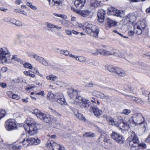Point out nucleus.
Listing matches in <instances>:
<instances>
[{"instance_id": "09e8293b", "label": "nucleus", "mask_w": 150, "mask_h": 150, "mask_svg": "<svg viewBox=\"0 0 150 150\" xmlns=\"http://www.w3.org/2000/svg\"><path fill=\"white\" fill-rule=\"evenodd\" d=\"M138 146L141 147L142 148H145L146 147V144L143 143L139 144Z\"/></svg>"}, {"instance_id": "c756f323", "label": "nucleus", "mask_w": 150, "mask_h": 150, "mask_svg": "<svg viewBox=\"0 0 150 150\" xmlns=\"http://www.w3.org/2000/svg\"><path fill=\"white\" fill-rule=\"evenodd\" d=\"M132 138L130 141H132L135 143H138L139 142L138 139L137 137L136 134L133 132L132 133Z\"/></svg>"}, {"instance_id": "de8ad7c7", "label": "nucleus", "mask_w": 150, "mask_h": 150, "mask_svg": "<svg viewBox=\"0 0 150 150\" xmlns=\"http://www.w3.org/2000/svg\"><path fill=\"white\" fill-rule=\"evenodd\" d=\"M54 96V95L52 93H49L47 94V98L50 99H53Z\"/></svg>"}, {"instance_id": "c85d7f7f", "label": "nucleus", "mask_w": 150, "mask_h": 150, "mask_svg": "<svg viewBox=\"0 0 150 150\" xmlns=\"http://www.w3.org/2000/svg\"><path fill=\"white\" fill-rule=\"evenodd\" d=\"M101 1H96L91 3L90 6L94 7H99L101 5Z\"/></svg>"}, {"instance_id": "79ce46f5", "label": "nucleus", "mask_w": 150, "mask_h": 150, "mask_svg": "<svg viewBox=\"0 0 150 150\" xmlns=\"http://www.w3.org/2000/svg\"><path fill=\"white\" fill-rule=\"evenodd\" d=\"M6 112L5 110H0V120L4 116Z\"/></svg>"}, {"instance_id": "f704fd0d", "label": "nucleus", "mask_w": 150, "mask_h": 150, "mask_svg": "<svg viewBox=\"0 0 150 150\" xmlns=\"http://www.w3.org/2000/svg\"><path fill=\"white\" fill-rule=\"evenodd\" d=\"M27 5L30 7L32 9L34 10H36L37 9V7L33 5L31 2H27L26 4Z\"/></svg>"}, {"instance_id": "a878e982", "label": "nucleus", "mask_w": 150, "mask_h": 150, "mask_svg": "<svg viewBox=\"0 0 150 150\" xmlns=\"http://www.w3.org/2000/svg\"><path fill=\"white\" fill-rule=\"evenodd\" d=\"M68 94L70 98L73 97V96L76 95L78 94L77 91L76 90H74L73 89H70L68 91Z\"/></svg>"}, {"instance_id": "5701e85b", "label": "nucleus", "mask_w": 150, "mask_h": 150, "mask_svg": "<svg viewBox=\"0 0 150 150\" xmlns=\"http://www.w3.org/2000/svg\"><path fill=\"white\" fill-rule=\"evenodd\" d=\"M29 140L31 145H36L39 144L40 143V140L37 138L36 139L35 138H32L31 137H28V140Z\"/></svg>"}, {"instance_id": "9d476101", "label": "nucleus", "mask_w": 150, "mask_h": 150, "mask_svg": "<svg viewBox=\"0 0 150 150\" xmlns=\"http://www.w3.org/2000/svg\"><path fill=\"white\" fill-rule=\"evenodd\" d=\"M24 127L25 130L28 131V133L30 135H33L35 134L38 129L36 124L29 125L27 127L25 125H24Z\"/></svg>"}, {"instance_id": "6e6d98bb", "label": "nucleus", "mask_w": 150, "mask_h": 150, "mask_svg": "<svg viewBox=\"0 0 150 150\" xmlns=\"http://www.w3.org/2000/svg\"><path fill=\"white\" fill-rule=\"evenodd\" d=\"M57 149L59 150H64V147L63 146H60L59 145L57 146Z\"/></svg>"}, {"instance_id": "9b49d317", "label": "nucleus", "mask_w": 150, "mask_h": 150, "mask_svg": "<svg viewBox=\"0 0 150 150\" xmlns=\"http://www.w3.org/2000/svg\"><path fill=\"white\" fill-rule=\"evenodd\" d=\"M111 138L117 143H122L124 141L123 136L117 133L113 132L111 134Z\"/></svg>"}, {"instance_id": "bf43d9fd", "label": "nucleus", "mask_w": 150, "mask_h": 150, "mask_svg": "<svg viewBox=\"0 0 150 150\" xmlns=\"http://www.w3.org/2000/svg\"><path fill=\"white\" fill-rule=\"evenodd\" d=\"M128 34L129 36H132L134 34V33L132 30L129 31L128 32Z\"/></svg>"}, {"instance_id": "20e7f679", "label": "nucleus", "mask_w": 150, "mask_h": 150, "mask_svg": "<svg viewBox=\"0 0 150 150\" xmlns=\"http://www.w3.org/2000/svg\"><path fill=\"white\" fill-rule=\"evenodd\" d=\"M105 67L109 72L113 73L115 75L120 77H124L126 75L125 71L120 67L108 65H105Z\"/></svg>"}, {"instance_id": "a211bd4d", "label": "nucleus", "mask_w": 150, "mask_h": 150, "mask_svg": "<svg viewBox=\"0 0 150 150\" xmlns=\"http://www.w3.org/2000/svg\"><path fill=\"white\" fill-rule=\"evenodd\" d=\"M117 22L112 19L108 18L106 20V25L109 27H111L116 25Z\"/></svg>"}, {"instance_id": "f257e3e1", "label": "nucleus", "mask_w": 150, "mask_h": 150, "mask_svg": "<svg viewBox=\"0 0 150 150\" xmlns=\"http://www.w3.org/2000/svg\"><path fill=\"white\" fill-rule=\"evenodd\" d=\"M93 55H97L99 54L106 56L108 55H115L121 58H124L125 54L123 51H119L117 50L112 49L110 51L103 49H97L95 52L92 53Z\"/></svg>"}, {"instance_id": "49530a36", "label": "nucleus", "mask_w": 150, "mask_h": 150, "mask_svg": "<svg viewBox=\"0 0 150 150\" xmlns=\"http://www.w3.org/2000/svg\"><path fill=\"white\" fill-rule=\"evenodd\" d=\"M142 94L144 96H146V95H148H148L150 93H149L146 90L142 88Z\"/></svg>"}, {"instance_id": "a19ab883", "label": "nucleus", "mask_w": 150, "mask_h": 150, "mask_svg": "<svg viewBox=\"0 0 150 150\" xmlns=\"http://www.w3.org/2000/svg\"><path fill=\"white\" fill-rule=\"evenodd\" d=\"M55 83L57 85L60 86L61 87H62L64 85V83L61 81H56Z\"/></svg>"}, {"instance_id": "c9c22d12", "label": "nucleus", "mask_w": 150, "mask_h": 150, "mask_svg": "<svg viewBox=\"0 0 150 150\" xmlns=\"http://www.w3.org/2000/svg\"><path fill=\"white\" fill-rule=\"evenodd\" d=\"M131 112V110H130L125 109H124L121 113L126 115H128Z\"/></svg>"}, {"instance_id": "37998d69", "label": "nucleus", "mask_w": 150, "mask_h": 150, "mask_svg": "<svg viewBox=\"0 0 150 150\" xmlns=\"http://www.w3.org/2000/svg\"><path fill=\"white\" fill-rule=\"evenodd\" d=\"M77 60L82 62H85L86 61V59L84 57L82 56L78 57Z\"/></svg>"}, {"instance_id": "774afa93", "label": "nucleus", "mask_w": 150, "mask_h": 150, "mask_svg": "<svg viewBox=\"0 0 150 150\" xmlns=\"http://www.w3.org/2000/svg\"><path fill=\"white\" fill-rule=\"evenodd\" d=\"M15 3L19 5L22 3V2L20 0H16Z\"/></svg>"}, {"instance_id": "ea45409f", "label": "nucleus", "mask_w": 150, "mask_h": 150, "mask_svg": "<svg viewBox=\"0 0 150 150\" xmlns=\"http://www.w3.org/2000/svg\"><path fill=\"white\" fill-rule=\"evenodd\" d=\"M45 25H46L48 28L50 29H51L53 28H54L55 25L52 24L50 23L46 22L45 23Z\"/></svg>"}, {"instance_id": "3c124183", "label": "nucleus", "mask_w": 150, "mask_h": 150, "mask_svg": "<svg viewBox=\"0 0 150 150\" xmlns=\"http://www.w3.org/2000/svg\"><path fill=\"white\" fill-rule=\"evenodd\" d=\"M14 23V25L18 26H20L22 25L21 23L18 21H15Z\"/></svg>"}, {"instance_id": "ddd939ff", "label": "nucleus", "mask_w": 150, "mask_h": 150, "mask_svg": "<svg viewBox=\"0 0 150 150\" xmlns=\"http://www.w3.org/2000/svg\"><path fill=\"white\" fill-rule=\"evenodd\" d=\"M105 11L102 9L98 10L97 16L98 18V20L99 22L101 23L103 22L105 15Z\"/></svg>"}, {"instance_id": "4be33fe9", "label": "nucleus", "mask_w": 150, "mask_h": 150, "mask_svg": "<svg viewBox=\"0 0 150 150\" xmlns=\"http://www.w3.org/2000/svg\"><path fill=\"white\" fill-rule=\"evenodd\" d=\"M77 12L79 15L83 17H87L90 13L88 10H80Z\"/></svg>"}, {"instance_id": "423d86ee", "label": "nucleus", "mask_w": 150, "mask_h": 150, "mask_svg": "<svg viewBox=\"0 0 150 150\" xmlns=\"http://www.w3.org/2000/svg\"><path fill=\"white\" fill-rule=\"evenodd\" d=\"M28 55L29 57L34 58L45 66H52V62L51 61H48L45 59L43 57H40L37 54L33 53H29L28 54Z\"/></svg>"}, {"instance_id": "72a5a7b5", "label": "nucleus", "mask_w": 150, "mask_h": 150, "mask_svg": "<svg viewBox=\"0 0 150 150\" xmlns=\"http://www.w3.org/2000/svg\"><path fill=\"white\" fill-rule=\"evenodd\" d=\"M24 74L26 75L30 76L34 78L35 76L34 74H32L30 71H24Z\"/></svg>"}, {"instance_id": "b1692460", "label": "nucleus", "mask_w": 150, "mask_h": 150, "mask_svg": "<svg viewBox=\"0 0 150 150\" xmlns=\"http://www.w3.org/2000/svg\"><path fill=\"white\" fill-rule=\"evenodd\" d=\"M92 94L98 98H100L101 99L104 98V94L100 92L97 91H94L92 92Z\"/></svg>"}, {"instance_id": "69168bd1", "label": "nucleus", "mask_w": 150, "mask_h": 150, "mask_svg": "<svg viewBox=\"0 0 150 150\" xmlns=\"http://www.w3.org/2000/svg\"><path fill=\"white\" fill-rule=\"evenodd\" d=\"M132 17H134V16L132 15L129 14V15H127V16L126 19H129V20L130 21V18Z\"/></svg>"}, {"instance_id": "7ed1b4c3", "label": "nucleus", "mask_w": 150, "mask_h": 150, "mask_svg": "<svg viewBox=\"0 0 150 150\" xmlns=\"http://www.w3.org/2000/svg\"><path fill=\"white\" fill-rule=\"evenodd\" d=\"M83 25L84 28H83L88 34L94 37L98 36L99 29L96 25L89 23L87 22H85Z\"/></svg>"}, {"instance_id": "2eb2a0df", "label": "nucleus", "mask_w": 150, "mask_h": 150, "mask_svg": "<svg viewBox=\"0 0 150 150\" xmlns=\"http://www.w3.org/2000/svg\"><path fill=\"white\" fill-rule=\"evenodd\" d=\"M139 23V25H134V27H136L139 30V34L142 33V32L145 29L146 26L145 21L143 20Z\"/></svg>"}, {"instance_id": "f03ea898", "label": "nucleus", "mask_w": 150, "mask_h": 150, "mask_svg": "<svg viewBox=\"0 0 150 150\" xmlns=\"http://www.w3.org/2000/svg\"><path fill=\"white\" fill-rule=\"evenodd\" d=\"M33 113L42 121L49 124L54 123L57 120L55 117L51 115L44 114L38 109L35 110L33 111Z\"/></svg>"}, {"instance_id": "052dcab7", "label": "nucleus", "mask_w": 150, "mask_h": 150, "mask_svg": "<svg viewBox=\"0 0 150 150\" xmlns=\"http://www.w3.org/2000/svg\"><path fill=\"white\" fill-rule=\"evenodd\" d=\"M0 86L3 88H6V83H0Z\"/></svg>"}, {"instance_id": "680f3d73", "label": "nucleus", "mask_w": 150, "mask_h": 150, "mask_svg": "<svg viewBox=\"0 0 150 150\" xmlns=\"http://www.w3.org/2000/svg\"><path fill=\"white\" fill-rule=\"evenodd\" d=\"M69 56L71 57L75 58L76 60H77L78 56L72 54H70Z\"/></svg>"}, {"instance_id": "13d9d810", "label": "nucleus", "mask_w": 150, "mask_h": 150, "mask_svg": "<svg viewBox=\"0 0 150 150\" xmlns=\"http://www.w3.org/2000/svg\"><path fill=\"white\" fill-rule=\"evenodd\" d=\"M36 94L38 95H41L43 96L45 95L44 92V91H42L40 92L36 93Z\"/></svg>"}, {"instance_id": "5fc2aeb1", "label": "nucleus", "mask_w": 150, "mask_h": 150, "mask_svg": "<svg viewBox=\"0 0 150 150\" xmlns=\"http://www.w3.org/2000/svg\"><path fill=\"white\" fill-rule=\"evenodd\" d=\"M12 98L13 99H16V100H18L19 98V97L18 95L15 94H13Z\"/></svg>"}, {"instance_id": "8fccbe9b", "label": "nucleus", "mask_w": 150, "mask_h": 150, "mask_svg": "<svg viewBox=\"0 0 150 150\" xmlns=\"http://www.w3.org/2000/svg\"><path fill=\"white\" fill-rule=\"evenodd\" d=\"M51 110L52 111V112L54 113V114L55 116L59 117L61 116V115L60 114L58 113L53 109H51Z\"/></svg>"}, {"instance_id": "473e14b6", "label": "nucleus", "mask_w": 150, "mask_h": 150, "mask_svg": "<svg viewBox=\"0 0 150 150\" xmlns=\"http://www.w3.org/2000/svg\"><path fill=\"white\" fill-rule=\"evenodd\" d=\"M76 116L80 120L84 121H85V118L83 117V115L81 113L77 112V113L75 114Z\"/></svg>"}, {"instance_id": "6e6552de", "label": "nucleus", "mask_w": 150, "mask_h": 150, "mask_svg": "<svg viewBox=\"0 0 150 150\" xmlns=\"http://www.w3.org/2000/svg\"><path fill=\"white\" fill-rule=\"evenodd\" d=\"M5 128L8 131H11L15 129L17 127L16 124L14 120L9 119L5 123Z\"/></svg>"}, {"instance_id": "4d7b16f0", "label": "nucleus", "mask_w": 150, "mask_h": 150, "mask_svg": "<svg viewBox=\"0 0 150 150\" xmlns=\"http://www.w3.org/2000/svg\"><path fill=\"white\" fill-rule=\"evenodd\" d=\"M13 93L11 91H8L7 92V94L9 97H12Z\"/></svg>"}, {"instance_id": "4c0bfd02", "label": "nucleus", "mask_w": 150, "mask_h": 150, "mask_svg": "<svg viewBox=\"0 0 150 150\" xmlns=\"http://www.w3.org/2000/svg\"><path fill=\"white\" fill-rule=\"evenodd\" d=\"M129 144L130 146L132 147H135L137 146H138L139 144V143H135L134 142H132V141H131L130 140L129 141Z\"/></svg>"}, {"instance_id": "412c9836", "label": "nucleus", "mask_w": 150, "mask_h": 150, "mask_svg": "<svg viewBox=\"0 0 150 150\" xmlns=\"http://www.w3.org/2000/svg\"><path fill=\"white\" fill-rule=\"evenodd\" d=\"M57 143L53 141L48 140L47 143V147H50L52 146V150H54L55 149H57V146H59Z\"/></svg>"}, {"instance_id": "f8f14e48", "label": "nucleus", "mask_w": 150, "mask_h": 150, "mask_svg": "<svg viewBox=\"0 0 150 150\" xmlns=\"http://www.w3.org/2000/svg\"><path fill=\"white\" fill-rule=\"evenodd\" d=\"M122 94L125 96L127 99L130 101L134 102L137 103L142 105L144 103V101L140 98H138L137 97L130 95L124 94Z\"/></svg>"}, {"instance_id": "0e129e2a", "label": "nucleus", "mask_w": 150, "mask_h": 150, "mask_svg": "<svg viewBox=\"0 0 150 150\" xmlns=\"http://www.w3.org/2000/svg\"><path fill=\"white\" fill-rule=\"evenodd\" d=\"M146 142L150 144V132L147 138L146 139Z\"/></svg>"}, {"instance_id": "dca6fc26", "label": "nucleus", "mask_w": 150, "mask_h": 150, "mask_svg": "<svg viewBox=\"0 0 150 150\" xmlns=\"http://www.w3.org/2000/svg\"><path fill=\"white\" fill-rule=\"evenodd\" d=\"M89 111L91 112H93L95 115L96 117L99 116L102 113V111L99 110L98 108H95L93 106L90 107Z\"/></svg>"}, {"instance_id": "7c9ffc66", "label": "nucleus", "mask_w": 150, "mask_h": 150, "mask_svg": "<svg viewBox=\"0 0 150 150\" xmlns=\"http://www.w3.org/2000/svg\"><path fill=\"white\" fill-rule=\"evenodd\" d=\"M46 79L48 80H51L53 81H56L58 79V77L53 74H51L47 76Z\"/></svg>"}, {"instance_id": "e2e57ef3", "label": "nucleus", "mask_w": 150, "mask_h": 150, "mask_svg": "<svg viewBox=\"0 0 150 150\" xmlns=\"http://www.w3.org/2000/svg\"><path fill=\"white\" fill-rule=\"evenodd\" d=\"M10 147L12 150H17V146L15 145H11L10 146Z\"/></svg>"}, {"instance_id": "bb28decb", "label": "nucleus", "mask_w": 150, "mask_h": 150, "mask_svg": "<svg viewBox=\"0 0 150 150\" xmlns=\"http://www.w3.org/2000/svg\"><path fill=\"white\" fill-rule=\"evenodd\" d=\"M103 117L108 122L109 124L113 125V123H115V122L114 121L113 118L109 116L108 117L107 115H104Z\"/></svg>"}, {"instance_id": "603ef678", "label": "nucleus", "mask_w": 150, "mask_h": 150, "mask_svg": "<svg viewBox=\"0 0 150 150\" xmlns=\"http://www.w3.org/2000/svg\"><path fill=\"white\" fill-rule=\"evenodd\" d=\"M68 23V21L65 20H63L62 21V24L63 25L65 26H67Z\"/></svg>"}, {"instance_id": "cd10ccee", "label": "nucleus", "mask_w": 150, "mask_h": 150, "mask_svg": "<svg viewBox=\"0 0 150 150\" xmlns=\"http://www.w3.org/2000/svg\"><path fill=\"white\" fill-rule=\"evenodd\" d=\"M28 138H24L23 140L20 143H22L23 145V146L24 147H26L28 146H31L30 144L29 140H28Z\"/></svg>"}, {"instance_id": "e433bc0d", "label": "nucleus", "mask_w": 150, "mask_h": 150, "mask_svg": "<svg viewBox=\"0 0 150 150\" xmlns=\"http://www.w3.org/2000/svg\"><path fill=\"white\" fill-rule=\"evenodd\" d=\"M76 101L80 103H81L82 102L84 98H83L81 96H80L77 95L76 96Z\"/></svg>"}, {"instance_id": "c03bdc74", "label": "nucleus", "mask_w": 150, "mask_h": 150, "mask_svg": "<svg viewBox=\"0 0 150 150\" xmlns=\"http://www.w3.org/2000/svg\"><path fill=\"white\" fill-rule=\"evenodd\" d=\"M23 66L25 68H27L29 69H31L32 67V65L28 63H25L23 64Z\"/></svg>"}, {"instance_id": "f3484780", "label": "nucleus", "mask_w": 150, "mask_h": 150, "mask_svg": "<svg viewBox=\"0 0 150 150\" xmlns=\"http://www.w3.org/2000/svg\"><path fill=\"white\" fill-rule=\"evenodd\" d=\"M85 2V0H76L74 4L77 8L81 9L84 6Z\"/></svg>"}, {"instance_id": "2f4dec72", "label": "nucleus", "mask_w": 150, "mask_h": 150, "mask_svg": "<svg viewBox=\"0 0 150 150\" xmlns=\"http://www.w3.org/2000/svg\"><path fill=\"white\" fill-rule=\"evenodd\" d=\"M83 136L86 137H93L95 136V134L91 132H86L83 134Z\"/></svg>"}, {"instance_id": "393cba45", "label": "nucleus", "mask_w": 150, "mask_h": 150, "mask_svg": "<svg viewBox=\"0 0 150 150\" xmlns=\"http://www.w3.org/2000/svg\"><path fill=\"white\" fill-rule=\"evenodd\" d=\"M35 124H36V123L33 119L30 117H28L27 119L26 123L24 125H25L27 127V126H29V125H30Z\"/></svg>"}, {"instance_id": "39448f33", "label": "nucleus", "mask_w": 150, "mask_h": 150, "mask_svg": "<svg viewBox=\"0 0 150 150\" xmlns=\"http://www.w3.org/2000/svg\"><path fill=\"white\" fill-rule=\"evenodd\" d=\"M10 60V55L7 48H0V61L1 63L8 62Z\"/></svg>"}, {"instance_id": "4468645a", "label": "nucleus", "mask_w": 150, "mask_h": 150, "mask_svg": "<svg viewBox=\"0 0 150 150\" xmlns=\"http://www.w3.org/2000/svg\"><path fill=\"white\" fill-rule=\"evenodd\" d=\"M115 122V123H113V125H115L118 127V129H120L125 130L126 129V127H127V124L125 123L122 121L120 120L116 122Z\"/></svg>"}, {"instance_id": "58836bf2", "label": "nucleus", "mask_w": 150, "mask_h": 150, "mask_svg": "<svg viewBox=\"0 0 150 150\" xmlns=\"http://www.w3.org/2000/svg\"><path fill=\"white\" fill-rule=\"evenodd\" d=\"M141 66H142V68L143 69L149 70L150 69V67L149 66L147 65L146 64L142 63L141 64Z\"/></svg>"}, {"instance_id": "864d4df0", "label": "nucleus", "mask_w": 150, "mask_h": 150, "mask_svg": "<svg viewBox=\"0 0 150 150\" xmlns=\"http://www.w3.org/2000/svg\"><path fill=\"white\" fill-rule=\"evenodd\" d=\"M11 59H14L15 61H18V60H19V59H18L17 57V55H15L14 56H12V57L11 58L10 57V61H9V62H10V61Z\"/></svg>"}, {"instance_id": "338daca9", "label": "nucleus", "mask_w": 150, "mask_h": 150, "mask_svg": "<svg viewBox=\"0 0 150 150\" xmlns=\"http://www.w3.org/2000/svg\"><path fill=\"white\" fill-rule=\"evenodd\" d=\"M7 68L6 67H4L1 68V70L3 72H5L7 70Z\"/></svg>"}, {"instance_id": "6ab92c4d", "label": "nucleus", "mask_w": 150, "mask_h": 150, "mask_svg": "<svg viewBox=\"0 0 150 150\" xmlns=\"http://www.w3.org/2000/svg\"><path fill=\"white\" fill-rule=\"evenodd\" d=\"M90 104L91 103L89 100L84 98L80 104V106L82 108H87L89 107Z\"/></svg>"}, {"instance_id": "0eeeda50", "label": "nucleus", "mask_w": 150, "mask_h": 150, "mask_svg": "<svg viewBox=\"0 0 150 150\" xmlns=\"http://www.w3.org/2000/svg\"><path fill=\"white\" fill-rule=\"evenodd\" d=\"M132 120L129 119L128 123H133L134 124L138 125L143 123L144 119L143 117L140 113L134 115L132 117Z\"/></svg>"}, {"instance_id": "a18cd8bd", "label": "nucleus", "mask_w": 150, "mask_h": 150, "mask_svg": "<svg viewBox=\"0 0 150 150\" xmlns=\"http://www.w3.org/2000/svg\"><path fill=\"white\" fill-rule=\"evenodd\" d=\"M52 1L54 2V4H57L59 6H61L62 4L61 0H52Z\"/></svg>"}, {"instance_id": "1a4fd4ad", "label": "nucleus", "mask_w": 150, "mask_h": 150, "mask_svg": "<svg viewBox=\"0 0 150 150\" xmlns=\"http://www.w3.org/2000/svg\"><path fill=\"white\" fill-rule=\"evenodd\" d=\"M108 10L110 13L111 15L117 17L122 18L123 17L124 15V12L123 11L115 10V8L112 7L108 8Z\"/></svg>"}, {"instance_id": "aec40b11", "label": "nucleus", "mask_w": 150, "mask_h": 150, "mask_svg": "<svg viewBox=\"0 0 150 150\" xmlns=\"http://www.w3.org/2000/svg\"><path fill=\"white\" fill-rule=\"evenodd\" d=\"M57 98L54 99L55 101L62 105L65 103V99L62 95L58 94L57 95Z\"/></svg>"}]
</instances>
